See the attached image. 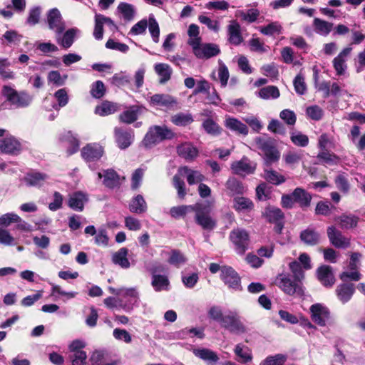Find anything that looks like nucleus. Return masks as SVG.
Instances as JSON below:
<instances>
[{
    "mask_svg": "<svg viewBox=\"0 0 365 365\" xmlns=\"http://www.w3.org/2000/svg\"><path fill=\"white\" fill-rule=\"evenodd\" d=\"M186 177L189 185L200 183L204 180V175L198 170H195L188 167H181L178 169V173L173 177V185L178 190V195L183 199L186 195L185 182L181 177Z\"/></svg>",
    "mask_w": 365,
    "mask_h": 365,
    "instance_id": "f257e3e1",
    "label": "nucleus"
},
{
    "mask_svg": "<svg viewBox=\"0 0 365 365\" xmlns=\"http://www.w3.org/2000/svg\"><path fill=\"white\" fill-rule=\"evenodd\" d=\"M255 143L257 149L263 153V159L267 165L277 163L280 158V153L270 138L257 137Z\"/></svg>",
    "mask_w": 365,
    "mask_h": 365,
    "instance_id": "f03ea898",
    "label": "nucleus"
},
{
    "mask_svg": "<svg viewBox=\"0 0 365 365\" xmlns=\"http://www.w3.org/2000/svg\"><path fill=\"white\" fill-rule=\"evenodd\" d=\"M174 136V133L167 126L154 125L149 128L143 140V144L146 148H150L164 140L172 139Z\"/></svg>",
    "mask_w": 365,
    "mask_h": 365,
    "instance_id": "7ed1b4c3",
    "label": "nucleus"
},
{
    "mask_svg": "<svg viewBox=\"0 0 365 365\" xmlns=\"http://www.w3.org/2000/svg\"><path fill=\"white\" fill-rule=\"evenodd\" d=\"M212 205L209 204L207 206H202V204L197 203L195 209V221L197 225L202 227L204 230H212L216 227V220L210 215V207Z\"/></svg>",
    "mask_w": 365,
    "mask_h": 365,
    "instance_id": "20e7f679",
    "label": "nucleus"
},
{
    "mask_svg": "<svg viewBox=\"0 0 365 365\" xmlns=\"http://www.w3.org/2000/svg\"><path fill=\"white\" fill-rule=\"evenodd\" d=\"M46 23L48 29L56 34H62L65 31L66 23L60 11L56 8H53L47 11Z\"/></svg>",
    "mask_w": 365,
    "mask_h": 365,
    "instance_id": "39448f33",
    "label": "nucleus"
},
{
    "mask_svg": "<svg viewBox=\"0 0 365 365\" xmlns=\"http://www.w3.org/2000/svg\"><path fill=\"white\" fill-rule=\"evenodd\" d=\"M230 238L235 245L237 253L242 255L248 246V233L245 230L237 228L230 232Z\"/></svg>",
    "mask_w": 365,
    "mask_h": 365,
    "instance_id": "423d86ee",
    "label": "nucleus"
},
{
    "mask_svg": "<svg viewBox=\"0 0 365 365\" xmlns=\"http://www.w3.org/2000/svg\"><path fill=\"white\" fill-rule=\"evenodd\" d=\"M257 164L247 157H243L240 160L235 161L231 164L232 173L242 176L254 173Z\"/></svg>",
    "mask_w": 365,
    "mask_h": 365,
    "instance_id": "0eeeda50",
    "label": "nucleus"
},
{
    "mask_svg": "<svg viewBox=\"0 0 365 365\" xmlns=\"http://www.w3.org/2000/svg\"><path fill=\"white\" fill-rule=\"evenodd\" d=\"M220 277L229 288L234 290L240 289V278L231 267H222Z\"/></svg>",
    "mask_w": 365,
    "mask_h": 365,
    "instance_id": "6e6552de",
    "label": "nucleus"
},
{
    "mask_svg": "<svg viewBox=\"0 0 365 365\" xmlns=\"http://www.w3.org/2000/svg\"><path fill=\"white\" fill-rule=\"evenodd\" d=\"M192 53L197 58L207 59L218 55L220 52L217 45L214 43H203L202 41L192 51Z\"/></svg>",
    "mask_w": 365,
    "mask_h": 365,
    "instance_id": "1a4fd4ad",
    "label": "nucleus"
},
{
    "mask_svg": "<svg viewBox=\"0 0 365 365\" xmlns=\"http://www.w3.org/2000/svg\"><path fill=\"white\" fill-rule=\"evenodd\" d=\"M311 317L313 322L319 326L324 327L329 318V311L322 304H315L310 307Z\"/></svg>",
    "mask_w": 365,
    "mask_h": 365,
    "instance_id": "9d476101",
    "label": "nucleus"
},
{
    "mask_svg": "<svg viewBox=\"0 0 365 365\" xmlns=\"http://www.w3.org/2000/svg\"><path fill=\"white\" fill-rule=\"evenodd\" d=\"M264 216L269 222L276 225L274 230L277 232H281L284 226V214L279 208L276 207H267L264 210Z\"/></svg>",
    "mask_w": 365,
    "mask_h": 365,
    "instance_id": "9b49d317",
    "label": "nucleus"
},
{
    "mask_svg": "<svg viewBox=\"0 0 365 365\" xmlns=\"http://www.w3.org/2000/svg\"><path fill=\"white\" fill-rule=\"evenodd\" d=\"M352 48L347 46L343 48L340 53L333 59V66L336 75L342 76L345 73L347 68L346 63V58L351 53Z\"/></svg>",
    "mask_w": 365,
    "mask_h": 365,
    "instance_id": "f8f14e48",
    "label": "nucleus"
},
{
    "mask_svg": "<svg viewBox=\"0 0 365 365\" xmlns=\"http://www.w3.org/2000/svg\"><path fill=\"white\" fill-rule=\"evenodd\" d=\"M277 284L284 293L289 295H293L295 293L301 294L303 292L302 287L287 276H280L277 279Z\"/></svg>",
    "mask_w": 365,
    "mask_h": 365,
    "instance_id": "ddd939ff",
    "label": "nucleus"
},
{
    "mask_svg": "<svg viewBox=\"0 0 365 365\" xmlns=\"http://www.w3.org/2000/svg\"><path fill=\"white\" fill-rule=\"evenodd\" d=\"M327 236L330 242L337 248H346L349 246V240L334 226L327 227Z\"/></svg>",
    "mask_w": 365,
    "mask_h": 365,
    "instance_id": "4468645a",
    "label": "nucleus"
},
{
    "mask_svg": "<svg viewBox=\"0 0 365 365\" xmlns=\"http://www.w3.org/2000/svg\"><path fill=\"white\" fill-rule=\"evenodd\" d=\"M104 24H107L113 29H116V26L111 19L100 14H96L95 26L93 35L96 40H101L103 38Z\"/></svg>",
    "mask_w": 365,
    "mask_h": 365,
    "instance_id": "2eb2a0df",
    "label": "nucleus"
},
{
    "mask_svg": "<svg viewBox=\"0 0 365 365\" xmlns=\"http://www.w3.org/2000/svg\"><path fill=\"white\" fill-rule=\"evenodd\" d=\"M150 104L153 107L170 108L177 103L174 97L168 94H155L150 98Z\"/></svg>",
    "mask_w": 365,
    "mask_h": 365,
    "instance_id": "dca6fc26",
    "label": "nucleus"
},
{
    "mask_svg": "<svg viewBox=\"0 0 365 365\" xmlns=\"http://www.w3.org/2000/svg\"><path fill=\"white\" fill-rule=\"evenodd\" d=\"M103 154V148L98 144H88L81 150V155L87 162L98 160Z\"/></svg>",
    "mask_w": 365,
    "mask_h": 365,
    "instance_id": "f3484780",
    "label": "nucleus"
},
{
    "mask_svg": "<svg viewBox=\"0 0 365 365\" xmlns=\"http://www.w3.org/2000/svg\"><path fill=\"white\" fill-rule=\"evenodd\" d=\"M314 31L319 36L327 37L334 29V24L320 18H314L312 22Z\"/></svg>",
    "mask_w": 365,
    "mask_h": 365,
    "instance_id": "a211bd4d",
    "label": "nucleus"
},
{
    "mask_svg": "<svg viewBox=\"0 0 365 365\" xmlns=\"http://www.w3.org/2000/svg\"><path fill=\"white\" fill-rule=\"evenodd\" d=\"M178 154L187 161L194 160L198 155V150L191 143L185 142L177 147Z\"/></svg>",
    "mask_w": 365,
    "mask_h": 365,
    "instance_id": "6ab92c4d",
    "label": "nucleus"
},
{
    "mask_svg": "<svg viewBox=\"0 0 365 365\" xmlns=\"http://www.w3.org/2000/svg\"><path fill=\"white\" fill-rule=\"evenodd\" d=\"M79 32L77 28L69 29L63 35L56 34V41L63 48H68L73 43L75 37Z\"/></svg>",
    "mask_w": 365,
    "mask_h": 365,
    "instance_id": "aec40b11",
    "label": "nucleus"
},
{
    "mask_svg": "<svg viewBox=\"0 0 365 365\" xmlns=\"http://www.w3.org/2000/svg\"><path fill=\"white\" fill-rule=\"evenodd\" d=\"M114 133L116 143L120 149L128 148L133 143L134 136L133 132L124 131L121 128H115Z\"/></svg>",
    "mask_w": 365,
    "mask_h": 365,
    "instance_id": "412c9836",
    "label": "nucleus"
},
{
    "mask_svg": "<svg viewBox=\"0 0 365 365\" xmlns=\"http://www.w3.org/2000/svg\"><path fill=\"white\" fill-rule=\"evenodd\" d=\"M317 274L319 281L325 287H331L335 282L331 268L328 265L319 267Z\"/></svg>",
    "mask_w": 365,
    "mask_h": 365,
    "instance_id": "4be33fe9",
    "label": "nucleus"
},
{
    "mask_svg": "<svg viewBox=\"0 0 365 365\" xmlns=\"http://www.w3.org/2000/svg\"><path fill=\"white\" fill-rule=\"evenodd\" d=\"M192 352L195 356L200 358L210 365H215L219 361V356L217 354L209 349H194Z\"/></svg>",
    "mask_w": 365,
    "mask_h": 365,
    "instance_id": "5701e85b",
    "label": "nucleus"
},
{
    "mask_svg": "<svg viewBox=\"0 0 365 365\" xmlns=\"http://www.w3.org/2000/svg\"><path fill=\"white\" fill-rule=\"evenodd\" d=\"M87 201L86 194L82 192H76L69 196L68 205L72 210L82 211Z\"/></svg>",
    "mask_w": 365,
    "mask_h": 365,
    "instance_id": "b1692460",
    "label": "nucleus"
},
{
    "mask_svg": "<svg viewBox=\"0 0 365 365\" xmlns=\"http://www.w3.org/2000/svg\"><path fill=\"white\" fill-rule=\"evenodd\" d=\"M109 291L115 295L121 296L124 298H129L130 303L134 305L138 303V293L135 288H125L115 289L109 287Z\"/></svg>",
    "mask_w": 365,
    "mask_h": 365,
    "instance_id": "393cba45",
    "label": "nucleus"
},
{
    "mask_svg": "<svg viewBox=\"0 0 365 365\" xmlns=\"http://www.w3.org/2000/svg\"><path fill=\"white\" fill-rule=\"evenodd\" d=\"M228 40L234 45H239L242 41L240 26L236 21H231L227 26Z\"/></svg>",
    "mask_w": 365,
    "mask_h": 365,
    "instance_id": "a878e982",
    "label": "nucleus"
},
{
    "mask_svg": "<svg viewBox=\"0 0 365 365\" xmlns=\"http://www.w3.org/2000/svg\"><path fill=\"white\" fill-rule=\"evenodd\" d=\"M21 145L19 142L13 137L6 138L0 140V151L5 153H15L19 151Z\"/></svg>",
    "mask_w": 365,
    "mask_h": 365,
    "instance_id": "bb28decb",
    "label": "nucleus"
},
{
    "mask_svg": "<svg viewBox=\"0 0 365 365\" xmlns=\"http://www.w3.org/2000/svg\"><path fill=\"white\" fill-rule=\"evenodd\" d=\"M225 125L227 128L239 134L246 135L248 133L247 126L237 118L227 116L225 120Z\"/></svg>",
    "mask_w": 365,
    "mask_h": 365,
    "instance_id": "cd10ccee",
    "label": "nucleus"
},
{
    "mask_svg": "<svg viewBox=\"0 0 365 365\" xmlns=\"http://www.w3.org/2000/svg\"><path fill=\"white\" fill-rule=\"evenodd\" d=\"M292 196L295 202H297L303 208L308 207L311 204L312 195L303 188H295L292 192Z\"/></svg>",
    "mask_w": 365,
    "mask_h": 365,
    "instance_id": "c85d7f7f",
    "label": "nucleus"
},
{
    "mask_svg": "<svg viewBox=\"0 0 365 365\" xmlns=\"http://www.w3.org/2000/svg\"><path fill=\"white\" fill-rule=\"evenodd\" d=\"M155 72L159 76V82L161 84H164L168 82L172 76L173 69L166 63H158L154 66Z\"/></svg>",
    "mask_w": 365,
    "mask_h": 365,
    "instance_id": "c756f323",
    "label": "nucleus"
},
{
    "mask_svg": "<svg viewBox=\"0 0 365 365\" xmlns=\"http://www.w3.org/2000/svg\"><path fill=\"white\" fill-rule=\"evenodd\" d=\"M300 239L304 244L314 246L319 242L321 237L314 229L309 227L301 232Z\"/></svg>",
    "mask_w": 365,
    "mask_h": 365,
    "instance_id": "7c9ffc66",
    "label": "nucleus"
},
{
    "mask_svg": "<svg viewBox=\"0 0 365 365\" xmlns=\"http://www.w3.org/2000/svg\"><path fill=\"white\" fill-rule=\"evenodd\" d=\"M99 179L103 178V184L108 187H114L120 184V177L113 170H106L103 173H98Z\"/></svg>",
    "mask_w": 365,
    "mask_h": 365,
    "instance_id": "2f4dec72",
    "label": "nucleus"
},
{
    "mask_svg": "<svg viewBox=\"0 0 365 365\" xmlns=\"http://www.w3.org/2000/svg\"><path fill=\"white\" fill-rule=\"evenodd\" d=\"M235 355L237 356V361L240 363H248L252 360V354L251 349L242 344H238L234 349Z\"/></svg>",
    "mask_w": 365,
    "mask_h": 365,
    "instance_id": "473e14b6",
    "label": "nucleus"
},
{
    "mask_svg": "<svg viewBox=\"0 0 365 365\" xmlns=\"http://www.w3.org/2000/svg\"><path fill=\"white\" fill-rule=\"evenodd\" d=\"M128 250L122 247L112 255V261L114 264L119 265L120 267L127 269L130 267V263L127 257Z\"/></svg>",
    "mask_w": 365,
    "mask_h": 365,
    "instance_id": "72a5a7b5",
    "label": "nucleus"
},
{
    "mask_svg": "<svg viewBox=\"0 0 365 365\" xmlns=\"http://www.w3.org/2000/svg\"><path fill=\"white\" fill-rule=\"evenodd\" d=\"M187 35L188 39L187 43L191 47L192 51L202 41V38L200 36L199 26L194 24H190L188 27Z\"/></svg>",
    "mask_w": 365,
    "mask_h": 365,
    "instance_id": "f704fd0d",
    "label": "nucleus"
},
{
    "mask_svg": "<svg viewBox=\"0 0 365 365\" xmlns=\"http://www.w3.org/2000/svg\"><path fill=\"white\" fill-rule=\"evenodd\" d=\"M336 295L339 300L343 302H347L354 293V287L353 284H340L336 289Z\"/></svg>",
    "mask_w": 365,
    "mask_h": 365,
    "instance_id": "c9c22d12",
    "label": "nucleus"
},
{
    "mask_svg": "<svg viewBox=\"0 0 365 365\" xmlns=\"http://www.w3.org/2000/svg\"><path fill=\"white\" fill-rule=\"evenodd\" d=\"M130 211L136 213L141 214L147 210V204L143 197L140 195H138L132 199L129 205Z\"/></svg>",
    "mask_w": 365,
    "mask_h": 365,
    "instance_id": "e433bc0d",
    "label": "nucleus"
},
{
    "mask_svg": "<svg viewBox=\"0 0 365 365\" xmlns=\"http://www.w3.org/2000/svg\"><path fill=\"white\" fill-rule=\"evenodd\" d=\"M342 229H351L356 227L359 218L353 215H342L335 219Z\"/></svg>",
    "mask_w": 365,
    "mask_h": 365,
    "instance_id": "4c0bfd02",
    "label": "nucleus"
},
{
    "mask_svg": "<svg viewBox=\"0 0 365 365\" xmlns=\"http://www.w3.org/2000/svg\"><path fill=\"white\" fill-rule=\"evenodd\" d=\"M279 96L280 92L278 88L274 86L263 87L257 92V96L264 100L277 99Z\"/></svg>",
    "mask_w": 365,
    "mask_h": 365,
    "instance_id": "58836bf2",
    "label": "nucleus"
},
{
    "mask_svg": "<svg viewBox=\"0 0 365 365\" xmlns=\"http://www.w3.org/2000/svg\"><path fill=\"white\" fill-rule=\"evenodd\" d=\"M48 178L47 175L40 173H31L27 174L24 180L27 185L40 186Z\"/></svg>",
    "mask_w": 365,
    "mask_h": 365,
    "instance_id": "ea45409f",
    "label": "nucleus"
},
{
    "mask_svg": "<svg viewBox=\"0 0 365 365\" xmlns=\"http://www.w3.org/2000/svg\"><path fill=\"white\" fill-rule=\"evenodd\" d=\"M118 108L116 103L110 101H104L101 105L96 107L95 113L101 116H106L114 113L118 110Z\"/></svg>",
    "mask_w": 365,
    "mask_h": 365,
    "instance_id": "a19ab883",
    "label": "nucleus"
},
{
    "mask_svg": "<svg viewBox=\"0 0 365 365\" xmlns=\"http://www.w3.org/2000/svg\"><path fill=\"white\" fill-rule=\"evenodd\" d=\"M139 112L138 107L132 106L119 115V120L122 123L130 124L137 120Z\"/></svg>",
    "mask_w": 365,
    "mask_h": 365,
    "instance_id": "79ce46f5",
    "label": "nucleus"
},
{
    "mask_svg": "<svg viewBox=\"0 0 365 365\" xmlns=\"http://www.w3.org/2000/svg\"><path fill=\"white\" fill-rule=\"evenodd\" d=\"M253 206L252 202L244 197H236L233 200V207L237 212L250 211Z\"/></svg>",
    "mask_w": 365,
    "mask_h": 365,
    "instance_id": "37998d69",
    "label": "nucleus"
},
{
    "mask_svg": "<svg viewBox=\"0 0 365 365\" xmlns=\"http://www.w3.org/2000/svg\"><path fill=\"white\" fill-rule=\"evenodd\" d=\"M151 284L156 292L168 290L170 285L168 278L160 274H153Z\"/></svg>",
    "mask_w": 365,
    "mask_h": 365,
    "instance_id": "c03bdc74",
    "label": "nucleus"
},
{
    "mask_svg": "<svg viewBox=\"0 0 365 365\" xmlns=\"http://www.w3.org/2000/svg\"><path fill=\"white\" fill-rule=\"evenodd\" d=\"M32 101V97L24 91L18 92L14 101L11 103V105L17 108H25L29 106Z\"/></svg>",
    "mask_w": 365,
    "mask_h": 365,
    "instance_id": "a18cd8bd",
    "label": "nucleus"
},
{
    "mask_svg": "<svg viewBox=\"0 0 365 365\" xmlns=\"http://www.w3.org/2000/svg\"><path fill=\"white\" fill-rule=\"evenodd\" d=\"M197 207L194 205H180L175 206L170 209L169 213L173 218L178 219L184 217L187 212L194 211Z\"/></svg>",
    "mask_w": 365,
    "mask_h": 365,
    "instance_id": "49530a36",
    "label": "nucleus"
},
{
    "mask_svg": "<svg viewBox=\"0 0 365 365\" xmlns=\"http://www.w3.org/2000/svg\"><path fill=\"white\" fill-rule=\"evenodd\" d=\"M226 187L232 195L243 194L246 191L242 183L234 178H230L227 181Z\"/></svg>",
    "mask_w": 365,
    "mask_h": 365,
    "instance_id": "de8ad7c7",
    "label": "nucleus"
},
{
    "mask_svg": "<svg viewBox=\"0 0 365 365\" xmlns=\"http://www.w3.org/2000/svg\"><path fill=\"white\" fill-rule=\"evenodd\" d=\"M264 178L269 182L278 185L286 181L284 175L273 170H265Z\"/></svg>",
    "mask_w": 365,
    "mask_h": 365,
    "instance_id": "09e8293b",
    "label": "nucleus"
},
{
    "mask_svg": "<svg viewBox=\"0 0 365 365\" xmlns=\"http://www.w3.org/2000/svg\"><path fill=\"white\" fill-rule=\"evenodd\" d=\"M302 159V154L298 152L289 151L283 155L286 165L294 168Z\"/></svg>",
    "mask_w": 365,
    "mask_h": 365,
    "instance_id": "8fccbe9b",
    "label": "nucleus"
},
{
    "mask_svg": "<svg viewBox=\"0 0 365 365\" xmlns=\"http://www.w3.org/2000/svg\"><path fill=\"white\" fill-rule=\"evenodd\" d=\"M236 16L247 22L255 21L259 16V11L257 9H250L247 11H237Z\"/></svg>",
    "mask_w": 365,
    "mask_h": 365,
    "instance_id": "3c124183",
    "label": "nucleus"
},
{
    "mask_svg": "<svg viewBox=\"0 0 365 365\" xmlns=\"http://www.w3.org/2000/svg\"><path fill=\"white\" fill-rule=\"evenodd\" d=\"M11 66L10 61L6 58H0V76L3 79H14V73L9 68Z\"/></svg>",
    "mask_w": 365,
    "mask_h": 365,
    "instance_id": "603ef678",
    "label": "nucleus"
},
{
    "mask_svg": "<svg viewBox=\"0 0 365 365\" xmlns=\"http://www.w3.org/2000/svg\"><path fill=\"white\" fill-rule=\"evenodd\" d=\"M148 26L153 41L155 43H158L160 38V28L158 23L153 15H150Z\"/></svg>",
    "mask_w": 365,
    "mask_h": 365,
    "instance_id": "864d4df0",
    "label": "nucleus"
},
{
    "mask_svg": "<svg viewBox=\"0 0 365 365\" xmlns=\"http://www.w3.org/2000/svg\"><path fill=\"white\" fill-rule=\"evenodd\" d=\"M171 121L176 125L185 126L193 121V118L190 113H178L172 116Z\"/></svg>",
    "mask_w": 365,
    "mask_h": 365,
    "instance_id": "5fc2aeb1",
    "label": "nucleus"
},
{
    "mask_svg": "<svg viewBox=\"0 0 365 365\" xmlns=\"http://www.w3.org/2000/svg\"><path fill=\"white\" fill-rule=\"evenodd\" d=\"M117 10L121 13L125 19L131 20L135 15V8L132 4L121 2L118 4Z\"/></svg>",
    "mask_w": 365,
    "mask_h": 365,
    "instance_id": "6e6d98bb",
    "label": "nucleus"
},
{
    "mask_svg": "<svg viewBox=\"0 0 365 365\" xmlns=\"http://www.w3.org/2000/svg\"><path fill=\"white\" fill-rule=\"evenodd\" d=\"M187 262V257L178 250H173L170 252L168 262L178 267L182 266Z\"/></svg>",
    "mask_w": 365,
    "mask_h": 365,
    "instance_id": "4d7b16f0",
    "label": "nucleus"
},
{
    "mask_svg": "<svg viewBox=\"0 0 365 365\" xmlns=\"http://www.w3.org/2000/svg\"><path fill=\"white\" fill-rule=\"evenodd\" d=\"M51 295L56 298H58L60 296L63 297V301H66L70 299L74 298L77 293L75 292H66L63 290L58 285H53L51 288Z\"/></svg>",
    "mask_w": 365,
    "mask_h": 365,
    "instance_id": "13d9d810",
    "label": "nucleus"
},
{
    "mask_svg": "<svg viewBox=\"0 0 365 365\" xmlns=\"http://www.w3.org/2000/svg\"><path fill=\"white\" fill-rule=\"evenodd\" d=\"M62 140H64L68 143V148L67 150V153L69 155L75 153L78 150V141L75 137L73 136L71 132H67L63 138Z\"/></svg>",
    "mask_w": 365,
    "mask_h": 365,
    "instance_id": "bf43d9fd",
    "label": "nucleus"
},
{
    "mask_svg": "<svg viewBox=\"0 0 365 365\" xmlns=\"http://www.w3.org/2000/svg\"><path fill=\"white\" fill-rule=\"evenodd\" d=\"M54 97L58 102V105L53 106V108L58 110V107H64L68 103V95L65 88L58 90L54 93Z\"/></svg>",
    "mask_w": 365,
    "mask_h": 365,
    "instance_id": "052dcab7",
    "label": "nucleus"
},
{
    "mask_svg": "<svg viewBox=\"0 0 365 365\" xmlns=\"http://www.w3.org/2000/svg\"><path fill=\"white\" fill-rule=\"evenodd\" d=\"M198 20L201 24L206 25L210 30L215 33L219 32L220 24L218 21L212 20L210 18L203 15L199 16Z\"/></svg>",
    "mask_w": 365,
    "mask_h": 365,
    "instance_id": "680f3d73",
    "label": "nucleus"
},
{
    "mask_svg": "<svg viewBox=\"0 0 365 365\" xmlns=\"http://www.w3.org/2000/svg\"><path fill=\"white\" fill-rule=\"evenodd\" d=\"M290 138L292 142L297 146L305 147L309 143L308 136L300 132L292 133Z\"/></svg>",
    "mask_w": 365,
    "mask_h": 365,
    "instance_id": "e2e57ef3",
    "label": "nucleus"
},
{
    "mask_svg": "<svg viewBox=\"0 0 365 365\" xmlns=\"http://www.w3.org/2000/svg\"><path fill=\"white\" fill-rule=\"evenodd\" d=\"M41 14V8L40 6H34L29 11L26 23L31 26L37 24L39 22Z\"/></svg>",
    "mask_w": 365,
    "mask_h": 365,
    "instance_id": "0e129e2a",
    "label": "nucleus"
},
{
    "mask_svg": "<svg viewBox=\"0 0 365 365\" xmlns=\"http://www.w3.org/2000/svg\"><path fill=\"white\" fill-rule=\"evenodd\" d=\"M199 279L198 274L193 272L190 274L182 273V282L185 287L193 288Z\"/></svg>",
    "mask_w": 365,
    "mask_h": 365,
    "instance_id": "69168bd1",
    "label": "nucleus"
},
{
    "mask_svg": "<svg viewBox=\"0 0 365 365\" xmlns=\"http://www.w3.org/2000/svg\"><path fill=\"white\" fill-rule=\"evenodd\" d=\"M287 360V357L283 354H276L267 357L263 361L262 365H283Z\"/></svg>",
    "mask_w": 365,
    "mask_h": 365,
    "instance_id": "338daca9",
    "label": "nucleus"
},
{
    "mask_svg": "<svg viewBox=\"0 0 365 365\" xmlns=\"http://www.w3.org/2000/svg\"><path fill=\"white\" fill-rule=\"evenodd\" d=\"M279 117L288 125H294L297 120V116L294 111L289 109H284L279 113Z\"/></svg>",
    "mask_w": 365,
    "mask_h": 365,
    "instance_id": "774afa93",
    "label": "nucleus"
}]
</instances>
